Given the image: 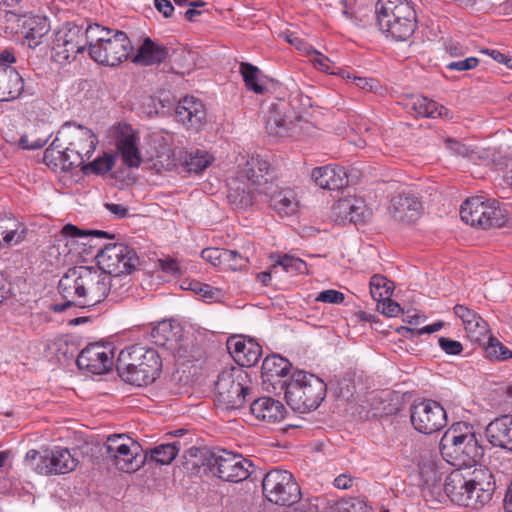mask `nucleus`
Listing matches in <instances>:
<instances>
[{
    "instance_id": "nucleus-1",
    "label": "nucleus",
    "mask_w": 512,
    "mask_h": 512,
    "mask_svg": "<svg viewBox=\"0 0 512 512\" xmlns=\"http://www.w3.org/2000/svg\"><path fill=\"white\" fill-rule=\"evenodd\" d=\"M106 285V274L100 268H70L58 283V292L65 302L53 305L52 309L55 312H64L71 306L94 307L106 299Z\"/></svg>"
},
{
    "instance_id": "nucleus-2",
    "label": "nucleus",
    "mask_w": 512,
    "mask_h": 512,
    "mask_svg": "<svg viewBox=\"0 0 512 512\" xmlns=\"http://www.w3.org/2000/svg\"><path fill=\"white\" fill-rule=\"evenodd\" d=\"M183 457L192 469L207 466L213 475L227 482L246 480L254 468L251 460L227 450L210 451L191 447L184 452Z\"/></svg>"
},
{
    "instance_id": "nucleus-3",
    "label": "nucleus",
    "mask_w": 512,
    "mask_h": 512,
    "mask_svg": "<svg viewBox=\"0 0 512 512\" xmlns=\"http://www.w3.org/2000/svg\"><path fill=\"white\" fill-rule=\"evenodd\" d=\"M116 368L125 382L147 386L159 377L162 361L155 349L135 344L119 353Z\"/></svg>"
},
{
    "instance_id": "nucleus-4",
    "label": "nucleus",
    "mask_w": 512,
    "mask_h": 512,
    "mask_svg": "<svg viewBox=\"0 0 512 512\" xmlns=\"http://www.w3.org/2000/svg\"><path fill=\"white\" fill-rule=\"evenodd\" d=\"M440 452L456 469L473 467L483 455L473 427L466 423L453 424L445 431L440 440Z\"/></svg>"
},
{
    "instance_id": "nucleus-5",
    "label": "nucleus",
    "mask_w": 512,
    "mask_h": 512,
    "mask_svg": "<svg viewBox=\"0 0 512 512\" xmlns=\"http://www.w3.org/2000/svg\"><path fill=\"white\" fill-rule=\"evenodd\" d=\"M287 404L299 413L317 409L327 392L325 382L314 374L295 371L289 380L282 383Z\"/></svg>"
},
{
    "instance_id": "nucleus-6",
    "label": "nucleus",
    "mask_w": 512,
    "mask_h": 512,
    "mask_svg": "<svg viewBox=\"0 0 512 512\" xmlns=\"http://www.w3.org/2000/svg\"><path fill=\"white\" fill-rule=\"evenodd\" d=\"M375 14L380 30L397 41H405L415 31L416 12L408 0H378Z\"/></svg>"
},
{
    "instance_id": "nucleus-7",
    "label": "nucleus",
    "mask_w": 512,
    "mask_h": 512,
    "mask_svg": "<svg viewBox=\"0 0 512 512\" xmlns=\"http://www.w3.org/2000/svg\"><path fill=\"white\" fill-rule=\"evenodd\" d=\"M268 170L267 161L252 157L246 162L245 167L237 172V176L228 182L227 199L235 210L245 211L258 202L260 196L253 182L261 179V176L266 177Z\"/></svg>"
},
{
    "instance_id": "nucleus-8",
    "label": "nucleus",
    "mask_w": 512,
    "mask_h": 512,
    "mask_svg": "<svg viewBox=\"0 0 512 512\" xmlns=\"http://www.w3.org/2000/svg\"><path fill=\"white\" fill-rule=\"evenodd\" d=\"M460 217L467 224L481 229L500 228L507 223L506 211L495 199L483 196L468 198L460 209Z\"/></svg>"
},
{
    "instance_id": "nucleus-9",
    "label": "nucleus",
    "mask_w": 512,
    "mask_h": 512,
    "mask_svg": "<svg viewBox=\"0 0 512 512\" xmlns=\"http://www.w3.org/2000/svg\"><path fill=\"white\" fill-rule=\"evenodd\" d=\"M257 194L262 202H266L269 208L280 218L292 217L300 209V200L294 189L279 187L272 181L270 169L266 177L256 179Z\"/></svg>"
},
{
    "instance_id": "nucleus-10",
    "label": "nucleus",
    "mask_w": 512,
    "mask_h": 512,
    "mask_svg": "<svg viewBox=\"0 0 512 512\" xmlns=\"http://www.w3.org/2000/svg\"><path fill=\"white\" fill-rule=\"evenodd\" d=\"M247 375L240 369L224 370L218 374L214 385L215 402L223 410H236L244 406L250 393L244 380Z\"/></svg>"
},
{
    "instance_id": "nucleus-11",
    "label": "nucleus",
    "mask_w": 512,
    "mask_h": 512,
    "mask_svg": "<svg viewBox=\"0 0 512 512\" xmlns=\"http://www.w3.org/2000/svg\"><path fill=\"white\" fill-rule=\"evenodd\" d=\"M62 135L67 141L68 165L72 167L78 168L89 160L98 144V138L91 129L72 122L62 125Z\"/></svg>"
},
{
    "instance_id": "nucleus-12",
    "label": "nucleus",
    "mask_w": 512,
    "mask_h": 512,
    "mask_svg": "<svg viewBox=\"0 0 512 512\" xmlns=\"http://www.w3.org/2000/svg\"><path fill=\"white\" fill-rule=\"evenodd\" d=\"M444 490L453 503L475 510L482 508L492 499L490 494L473 485V482L462 474V469H455L447 476Z\"/></svg>"
},
{
    "instance_id": "nucleus-13",
    "label": "nucleus",
    "mask_w": 512,
    "mask_h": 512,
    "mask_svg": "<svg viewBox=\"0 0 512 512\" xmlns=\"http://www.w3.org/2000/svg\"><path fill=\"white\" fill-rule=\"evenodd\" d=\"M263 494L265 498L276 505L291 506L296 504L301 491L293 475L280 469L269 471L262 481Z\"/></svg>"
},
{
    "instance_id": "nucleus-14",
    "label": "nucleus",
    "mask_w": 512,
    "mask_h": 512,
    "mask_svg": "<svg viewBox=\"0 0 512 512\" xmlns=\"http://www.w3.org/2000/svg\"><path fill=\"white\" fill-rule=\"evenodd\" d=\"M98 268L108 273L132 272L140 263L134 248L124 243H109L96 254Z\"/></svg>"
},
{
    "instance_id": "nucleus-15",
    "label": "nucleus",
    "mask_w": 512,
    "mask_h": 512,
    "mask_svg": "<svg viewBox=\"0 0 512 512\" xmlns=\"http://www.w3.org/2000/svg\"><path fill=\"white\" fill-rule=\"evenodd\" d=\"M87 46L85 28L74 23H66L56 34L52 47L53 58L61 64L69 62Z\"/></svg>"
},
{
    "instance_id": "nucleus-16",
    "label": "nucleus",
    "mask_w": 512,
    "mask_h": 512,
    "mask_svg": "<svg viewBox=\"0 0 512 512\" xmlns=\"http://www.w3.org/2000/svg\"><path fill=\"white\" fill-rule=\"evenodd\" d=\"M411 424L422 434H432L447 425V415L440 403L424 399L415 402L410 408Z\"/></svg>"
},
{
    "instance_id": "nucleus-17",
    "label": "nucleus",
    "mask_w": 512,
    "mask_h": 512,
    "mask_svg": "<svg viewBox=\"0 0 512 512\" xmlns=\"http://www.w3.org/2000/svg\"><path fill=\"white\" fill-rule=\"evenodd\" d=\"M132 51L133 46L127 34L116 30L113 39L102 46H92L89 55L99 64L116 66L126 60Z\"/></svg>"
},
{
    "instance_id": "nucleus-18",
    "label": "nucleus",
    "mask_w": 512,
    "mask_h": 512,
    "mask_svg": "<svg viewBox=\"0 0 512 512\" xmlns=\"http://www.w3.org/2000/svg\"><path fill=\"white\" fill-rule=\"evenodd\" d=\"M16 61L9 50L0 52V101H10L19 97L24 90V80L10 65Z\"/></svg>"
},
{
    "instance_id": "nucleus-19",
    "label": "nucleus",
    "mask_w": 512,
    "mask_h": 512,
    "mask_svg": "<svg viewBox=\"0 0 512 512\" xmlns=\"http://www.w3.org/2000/svg\"><path fill=\"white\" fill-rule=\"evenodd\" d=\"M113 358V352L108 346L91 343L80 352L76 363L80 370L101 375L110 371Z\"/></svg>"
},
{
    "instance_id": "nucleus-20",
    "label": "nucleus",
    "mask_w": 512,
    "mask_h": 512,
    "mask_svg": "<svg viewBox=\"0 0 512 512\" xmlns=\"http://www.w3.org/2000/svg\"><path fill=\"white\" fill-rule=\"evenodd\" d=\"M310 123L302 117L287 121L285 115L275 107H271L265 119V128L269 135L278 137H299L308 131Z\"/></svg>"
},
{
    "instance_id": "nucleus-21",
    "label": "nucleus",
    "mask_w": 512,
    "mask_h": 512,
    "mask_svg": "<svg viewBox=\"0 0 512 512\" xmlns=\"http://www.w3.org/2000/svg\"><path fill=\"white\" fill-rule=\"evenodd\" d=\"M77 465L78 460L69 449L57 447L39 458L35 471L42 475L66 474L73 471Z\"/></svg>"
},
{
    "instance_id": "nucleus-22",
    "label": "nucleus",
    "mask_w": 512,
    "mask_h": 512,
    "mask_svg": "<svg viewBox=\"0 0 512 512\" xmlns=\"http://www.w3.org/2000/svg\"><path fill=\"white\" fill-rule=\"evenodd\" d=\"M175 117L187 129L199 131L206 122L207 111L200 99L186 96L178 102Z\"/></svg>"
},
{
    "instance_id": "nucleus-23",
    "label": "nucleus",
    "mask_w": 512,
    "mask_h": 512,
    "mask_svg": "<svg viewBox=\"0 0 512 512\" xmlns=\"http://www.w3.org/2000/svg\"><path fill=\"white\" fill-rule=\"evenodd\" d=\"M230 355L241 366H254L262 355L261 346L253 339L231 337L227 341Z\"/></svg>"
},
{
    "instance_id": "nucleus-24",
    "label": "nucleus",
    "mask_w": 512,
    "mask_h": 512,
    "mask_svg": "<svg viewBox=\"0 0 512 512\" xmlns=\"http://www.w3.org/2000/svg\"><path fill=\"white\" fill-rule=\"evenodd\" d=\"M422 211V203L412 193H400L391 200L390 213L392 217L402 223L416 221Z\"/></svg>"
},
{
    "instance_id": "nucleus-25",
    "label": "nucleus",
    "mask_w": 512,
    "mask_h": 512,
    "mask_svg": "<svg viewBox=\"0 0 512 512\" xmlns=\"http://www.w3.org/2000/svg\"><path fill=\"white\" fill-rule=\"evenodd\" d=\"M486 437L494 447L512 451V415L495 418L486 427Z\"/></svg>"
},
{
    "instance_id": "nucleus-26",
    "label": "nucleus",
    "mask_w": 512,
    "mask_h": 512,
    "mask_svg": "<svg viewBox=\"0 0 512 512\" xmlns=\"http://www.w3.org/2000/svg\"><path fill=\"white\" fill-rule=\"evenodd\" d=\"M312 178L322 189L340 190L347 186V174L343 167L326 165L314 168Z\"/></svg>"
},
{
    "instance_id": "nucleus-27",
    "label": "nucleus",
    "mask_w": 512,
    "mask_h": 512,
    "mask_svg": "<svg viewBox=\"0 0 512 512\" xmlns=\"http://www.w3.org/2000/svg\"><path fill=\"white\" fill-rule=\"evenodd\" d=\"M250 411L256 419L269 423L280 422L285 415L284 405L271 397L255 399L250 405Z\"/></svg>"
},
{
    "instance_id": "nucleus-28",
    "label": "nucleus",
    "mask_w": 512,
    "mask_h": 512,
    "mask_svg": "<svg viewBox=\"0 0 512 512\" xmlns=\"http://www.w3.org/2000/svg\"><path fill=\"white\" fill-rule=\"evenodd\" d=\"M291 367V363L279 356V355H270L267 356L262 363L261 367V377L263 379V383H270L275 387L276 384H279L282 388V383L285 380L282 378L286 377Z\"/></svg>"
},
{
    "instance_id": "nucleus-29",
    "label": "nucleus",
    "mask_w": 512,
    "mask_h": 512,
    "mask_svg": "<svg viewBox=\"0 0 512 512\" xmlns=\"http://www.w3.org/2000/svg\"><path fill=\"white\" fill-rule=\"evenodd\" d=\"M333 212L341 220L355 224L364 222L368 214L363 200L355 197L339 199L333 205Z\"/></svg>"
},
{
    "instance_id": "nucleus-30",
    "label": "nucleus",
    "mask_w": 512,
    "mask_h": 512,
    "mask_svg": "<svg viewBox=\"0 0 512 512\" xmlns=\"http://www.w3.org/2000/svg\"><path fill=\"white\" fill-rule=\"evenodd\" d=\"M146 458L147 455L143 453L140 444L133 439L119 459H115L113 465L122 472L133 473L144 465Z\"/></svg>"
},
{
    "instance_id": "nucleus-31",
    "label": "nucleus",
    "mask_w": 512,
    "mask_h": 512,
    "mask_svg": "<svg viewBox=\"0 0 512 512\" xmlns=\"http://www.w3.org/2000/svg\"><path fill=\"white\" fill-rule=\"evenodd\" d=\"M21 33L28 41L29 47H36L42 42V38L47 35L50 25L45 17L30 16L24 17L21 24Z\"/></svg>"
},
{
    "instance_id": "nucleus-32",
    "label": "nucleus",
    "mask_w": 512,
    "mask_h": 512,
    "mask_svg": "<svg viewBox=\"0 0 512 512\" xmlns=\"http://www.w3.org/2000/svg\"><path fill=\"white\" fill-rule=\"evenodd\" d=\"M25 236V226L15 217H0V247L16 245L22 242Z\"/></svg>"
},
{
    "instance_id": "nucleus-33",
    "label": "nucleus",
    "mask_w": 512,
    "mask_h": 512,
    "mask_svg": "<svg viewBox=\"0 0 512 512\" xmlns=\"http://www.w3.org/2000/svg\"><path fill=\"white\" fill-rule=\"evenodd\" d=\"M130 273L131 272H105L107 281L106 298L110 297L113 301H120L128 295L132 287Z\"/></svg>"
},
{
    "instance_id": "nucleus-34",
    "label": "nucleus",
    "mask_w": 512,
    "mask_h": 512,
    "mask_svg": "<svg viewBox=\"0 0 512 512\" xmlns=\"http://www.w3.org/2000/svg\"><path fill=\"white\" fill-rule=\"evenodd\" d=\"M137 143L138 138L132 132H122L117 140L123 162L129 167H138L142 162Z\"/></svg>"
},
{
    "instance_id": "nucleus-35",
    "label": "nucleus",
    "mask_w": 512,
    "mask_h": 512,
    "mask_svg": "<svg viewBox=\"0 0 512 512\" xmlns=\"http://www.w3.org/2000/svg\"><path fill=\"white\" fill-rule=\"evenodd\" d=\"M454 313L462 320L465 330L472 334V338L479 340V336H483L487 333L486 322L466 306L456 305L454 307Z\"/></svg>"
},
{
    "instance_id": "nucleus-36",
    "label": "nucleus",
    "mask_w": 512,
    "mask_h": 512,
    "mask_svg": "<svg viewBox=\"0 0 512 512\" xmlns=\"http://www.w3.org/2000/svg\"><path fill=\"white\" fill-rule=\"evenodd\" d=\"M462 474H464L470 482H473V485H477L482 489V491L493 496L497 484L495 475L489 468L474 465L473 467L462 469Z\"/></svg>"
},
{
    "instance_id": "nucleus-37",
    "label": "nucleus",
    "mask_w": 512,
    "mask_h": 512,
    "mask_svg": "<svg viewBox=\"0 0 512 512\" xmlns=\"http://www.w3.org/2000/svg\"><path fill=\"white\" fill-rule=\"evenodd\" d=\"M167 55L168 51L165 47L157 45L150 38H146L134 56L133 62L142 65H153L163 62Z\"/></svg>"
},
{
    "instance_id": "nucleus-38",
    "label": "nucleus",
    "mask_w": 512,
    "mask_h": 512,
    "mask_svg": "<svg viewBox=\"0 0 512 512\" xmlns=\"http://www.w3.org/2000/svg\"><path fill=\"white\" fill-rule=\"evenodd\" d=\"M62 237L82 239L83 245L90 247L96 246V241L100 239H113L115 236L102 230H82L72 224H66L60 231Z\"/></svg>"
},
{
    "instance_id": "nucleus-39",
    "label": "nucleus",
    "mask_w": 512,
    "mask_h": 512,
    "mask_svg": "<svg viewBox=\"0 0 512 512\" xmlns=\"http://www.w3.org/2000/svg\"><path fill=\"white\" fill-rule=\"evenodd\" d=\"M180 327L171 321H161L151 330L152 341L157 346H166L169 342H175L179 338Z\"/></svg>"
},
{
    "instance_id": "nucleus-40",
    "label": "nucleus",
    "mask_w": 512,
    "mask_h": 512,
    "mask_svg": "<svg viewBox=\"0 0 512 512\" xmlns=\"http://www.w3.org/2000/svg\"><path fill=\"white\" fill-rule=\"evenodd\" d=\"M133 438L126 434H112L109 435L104 443L106 457L113 464L115 459H119L122 452L132 442Z\"/></svg>"
},
{
    "instance_id": "nucleus-41",
    "label": "nucleus",
    "mask_w": 512,
    "mask_h": 512,
    "mask_svg": "<svg viewBox=\"0 0 512 512\" xmlns=\"http://www.w3.org/2000/svg\"><path fill=\"white\" fill-rule=\"evenodd\" d=\"M239 72L248 90L256 94H263L266 91V87L259 83L260 70L258 67L247 62H241Z\"/></svg>"
},
{
    "instance_id": "nucleus-42",
    "label": "nucleus",
    "mask_w": 512,
    "mask_h": 512,
    "mask_svg": "<svg viewBox=\"0 0 512 512\" xmlns=\"http://www.w3.org/2000/svg\"><path fill=\"white\" fill-rule=\"evenodd\" d=\"M116 30L100 26L99 24H90L85 28L86 38L89 49L92 46H102L106 41L114 38Z\"/></svg>"
},
{
    "instance_id": "nucleus-43",
    "label": "nucleus",
    "mask_w": 512,
    "mask_h": 512,
    "mask_svg": "<svg viewBox=\"0 0 512 512\" xmlns=\"http://www.w3.org/2000/svg\"><path fill=\"white\" fill-rule=\"evenodd\" d=\"M180 450V443L161 444L150 450V459L161 465L170 464Z\"/></svg>"
},
{
    "instance_id": "nucleus-44",
    "label": "nucleus",
    "mask_w": 512,
    "mask_h": 512,
    "mask_svg": "<svg viewBox=\"0 0 512 512\" xmlns=\"http://www.w3.org/2000/svg\"><path fill=\"white\" fill-rule=\"evenodd\" d=\"M211 159L207 152L196 150L186 153L183 163L189 172L199 173L209 166Z\"/></svg>"
},
{
    "instance_id": "nucleus-45",
    "label": "nucleus",
    "mask_w": 512,
    "mask_h": 512,
    "mask_svg": "<svg viewBox=\"0 0 512 512\" xmlns=\"http://www.w3.org/2000/svg\"><path fill=\"white\" fill-rule=\"evenodd\" d=\"M370 293L374 300L381 301L392 295V286L384 276L375 274L370 278Z\"/></svg>"
},
{
    "instance_id": "nucleus-46",
    "label": "nucleus",
    "mask_w": 512,
    "mask_h": 512,
    "mask_svg": "<svg viewBox=\"0 0 512 512\" xmlns=\"http://www.w3.org/2000/svg\"><path fill=\"white\" fill-rule=\"evenodd\" d=\"M278 265L288 273L305 274L308 272L307 264L302 259L289 254L279 255L272 269H275Z\"/></svg>"
},
{
    "instance_id": "nucleus-47",
    "label": "nucleus",
    "mask_w": 512,
    "mask_h": 512,
    "mask_svg": "<svg viewBox=\"0 0 512 512\" xmlns=\"http://www.w3.org/2000/svg\"><path fill=\"white\" fill-rule=\"evenodd\" d=\"M43 162L53 170L58 168L62 170H72L75 168L68 165L69 160L66 156V148L57 151H54L52 148H47L44 151Z\"/></svg>"
},
{
    "instance_id": "nucleus-48",
    "label": "nucleus",
    "mask_w": 512,
    "mask_h": 512,
    "mask_svg": "<svg viewBox=\"0 0 512 512\" xmlns=\"http://www.w3.org/2000/svg\"><path fill=\"white\" fill-rule=\"evenodd\" d=\"M114 164L115 156L104 154L103 157H99L88 164L84 163L82 166H80V168L84 174H104L110 171L113 168Z\"/></svg>"
},
{
    "instance_id": "nucleus-49",
    "label": "nucleus",
    "mask_w": 512,
    "mask_h": 512,
    "mask_svg": "<svg viewBox=\"0 0 512 512\" xmlns=\"http://www.w3.org/2000/svg\"><path fill=\"white\" fill-rule=\"evenodd\" d=\"M337 512H370L371 508L361 497L342 498L336 503Z\"/></svg>"
},
{
    "instance_id": "nucleus-50",
    "label": "nucleus",
    "mask_w": 512,
    "mask_h": 512,
    "mask_svg": "<svg viewBox=\"0 0 512 512\" xmlns=\"http://www.w3.org/2000/svg\"><path fill=\"white\" fill-rule=\"evenodd\" d=\"M247 263L248 259L239 254L236 250L224 249L221 267L237 271L245 268Z\"/></svg>"
},
{
    "instance_id": "nucleus-51",
    "label": "nucleus",
    "mask_w": 512,
    "mask_h": 512,
    "mask_svg": "<svg viewBox=\"0 0 512 512\" xmlns=\"http://www.w3.org/2000/svg\"><path fill=\"white\" fill-rule=\"evenodd\" d=\"M486 352L488 356L495 357L497 360L504 361L512 358V351L492 337L489 338V344L486 348Z\"/></svg>"
},
{
    "instance_id": "nucleus-52",
    "label": "nucleus",
    "mask_w": 512,
    "mask_h": 512,
    "mask_svg": "<svg viewBox=\"0 0 512 512\" xmlns=\"http://www.w3.org/2000/svg\"><path fill=\"white\" fill-rule=\"evenodd\" d=\"M479 65V59L476 57H468L458 59L446 64V69L450 71H469L475 69Z\"/></svg>"
},
{
    "instance_id": "nucleus-53",
    "label": "nucleus",
    "mask_w": 512,
    "mask_h": 512,
    "mask_svg": "<svg viewBox=\"0 0 512 512\" xmlns=\"http://www.w3.org/2000/svg\"><path fill=\"white\" fill-rule=\"evenodd\" d=\"M308 54L310 55V60L314 64L315 67H317L318 69H320L326 73H330V74L336 73L331 69V61L328 57H326L325 55H323L322 53H320L319 51H317L315 49L309 51Z\"/></svg>"
},
{
    "instance_id": "nucleus-54",
    "label": "nucleus",
    "mask_w": 512,
    "mask_h": 512,
    "mask_svg": "<svg viewBox=\"0 0 512 512\" xmlns=\"http://www.w3.org/2000/svg\"><path fill=\"white\" fill-rule=\"evenodd\" d=\"M224 253V248H205L201 252L202 258L211 263L213 266H222V256Z\"/></svg>"
},
{
    "instance_id": "nucleus-55",
    "label": "nucleus",
    "mask_w": 512,
    "mask_h": 512,
    "mask_svg": "<svg viewBox=\"0 0 512 512\" xmlns=\"http://www.w3.org/2000/svg\"><path fill=\"white\" fill-rule=\"evenodd\" d=\"M344 299V294L334 289L324 290L316 297V301L330 304H341Z\"/></svg>"
},
{
    "instance_id": "nucleus-56",
    "label": "nucleus",
    "mask_w": 512,
    "mask_h": 512,
    "mask_svg": "<svg viewBox=\"0 0 512 512\" xmlns=\"http://www.w3.org/2000/svg\"><path fill=\"white\" fill-rule=\"evenodd\" d=\"M445 146L452 154L461 156V157H469L470 154L473 152L465 144H463L455 139H452V138H447L445 140Z\"/></svg>"
},
{
    "instance_id": "nucleus-57",
    "label": "nucleus",
    "mask_w": 512,
    "mask_h": 512,
    "mask_svg": "<svg viewBox=\"0 0 512 512\" xmlns=\"http://www.w3.org/2000/svg\"><path fill=\"white\" fill-rule=\"evenodd\" d=\"M438 343L441 349L448 355H458L463 350V346L459 341L446 337H440Z\"/></svg>"
},
{
    "instance_id": "nucleus-58",
    "label": "nucleus",
    "mask_w": 512,
    "mask_h": 512,
    "mask_svg": "<svg viewBox=\"0 0 512 512\" xmlns=\"http://www.w3.org/2000/svg\"><path fill=\"white\" fill-rule=\"evenodd\" d=\"M47 140V138H33L29 135H23L20 137L18 144L22 149L36 150L44 147Z\"/></svg>"
},
{
    "instance_id": "nucleus-59",
    "label": "nucleus",
    "mask_w": 512,
    "mask_h": 512,
    "mask_svg": "<svg viewBox=\"0 0 512 512\" xmlns=\"http://www.w3.org/2000/svg\"><path fill=\"white\" fill-rule=\"evenodd\" d=\"M26 15H19L13 9H8L7 15L3 17L2 24H5L6 29L18 30L23 24V20Z\"/></svg>"
},
{
    "instance_id": "nucleus-60",
    "label": "nucleus",
    "mask_w": 512,
    "mask_h": 512,
    "mask_svg": "<svg viewBox=\"0 0 512 512\" xmlns=\"http://www.w3.org/2000/svg\"><path fill=\"white\" fill-rule=\"evenodd\" d=\"M159 266L162 269V271H164L167 274H170L172 276L178 277L182 274V269L176 259H173V258L160 259Z\"/></svg>"
},
{
    "instance_id": "nucleus-61",
    "label": "nucleus",
    "mask_w": 512,
    "mask_h": 512,
    "mask_svg": "<svg viewBox=\"0 0 512 512\" xmlns=\"http://www.w3.org/2000/svg\"><path fill=\"white\" fill-rule=\"evenodd\" d=\"M428 98L426 97H416L411 103V109L415 112L417 116L420 117H428L429 112L427 108Z\"/></svg>"
},
{
    "instance_id": "nucleus-62",
    "label": "nucleus",
    "mask_w": 512,
    "mask_h": 512,
    "mask_svg": "<svg viewBox=\"0 0 512 512\" xmlns=\"http://www.w3.org/2000/svg\"><path fill=\"white\" fill-rule=\"evenodd\" d=\"M381 301H382L381 312L385 316L395 317L401 312L400 305L397 302L391 300L390 297L388 299L381 300Z\"/></svg>"
},
{
    "instance_id": "nucleus-63",
    "label": "nucleus",
    "mask_w": 512,
    "mask_h": 512,
    "mask_svg": "<svg viewBox=\"0 0 512 512\" xmlns=\"http://www.w3.org/2000/svg\"><path fill=\"white\" fill-rule=\"evenodd\" d=\"M427 104H428L427 108H428V112H429L428 117L437 118V117L447 116L448 110L444 106L439 105L437 102H435L431 99H428Z\"/></svg>"
},
{
    "instance_id": "nucleus-64",
    "label": "nucleus",
    "mask_w": 512,
    "mask_h": 512,
    "mask_svg": "<svg viewBox=\"0 0 512 512\" xmlns=\"http://www.w3.org/2000/svg\"><path fill=\"white\" fill-rule=\"evenodd\" d=\"M355 479L347 474H341L334 479V486L338 489L347 490L354 484Z\"/></svg>"
}]
</instances>
